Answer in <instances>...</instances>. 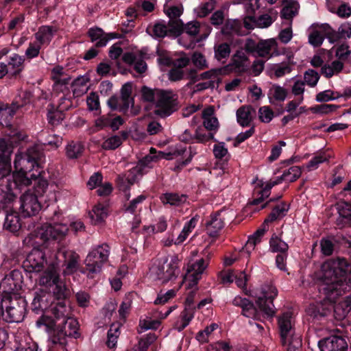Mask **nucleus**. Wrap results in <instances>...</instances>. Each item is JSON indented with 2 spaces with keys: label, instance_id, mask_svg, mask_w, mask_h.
Segmentation results:
<instances>
[{
  "label": "nucleus",
  "instance_id": "nucleus-1",
  "mask_svg": "<svg viewBox=\"0 0 351 351\" xmlns=\"http://www.w3.org/2000/svg\"><path fill=\"white\" fill-rule=\"evenodd\" d=\"M68 230L66 225L60 223H45L25 238L23 243L32 246V250L23 262V270L27 273L41 271L47 264L44 249L52 242H62Z\"/></svg>",
  "mask_w": 351,
  "mask_h": 351
},
{
  "label": "nucleus",
  "instance_id": "nucleus-2",
  "mask_svg": "<svg viewBox=\"0 0 351 351\" xmlns=\"http://www.w3.org/2000/svg\"><path fill=\"white\" fill-rule=\"evenodd\" d=\"M349 256L328 258L321 266L319 292L332 303L351 290V255Z\"/></svg>",
  "mask_w": 351,
  "mask_h": 351
},
{
  "label": "nucleus",
  "instance_id": "nucleus-3",
  "mask_svg": "<svg viewBox=\"0 0 351 351\" xmlns=\"http://www.w3.org/2000/svg\"><path fill=\"white\" fill-rule=\"evenodd\" d=\"M16 102L6 104L0 114V125L2 126L3 137L0 138V169L1 173L5 175L10 169V155L14 147L21 142L25 141L28 136L25 132L16 125L11 123V121L19 110Z\"/></svg>",
  "mask_w": 351,
  "mask_h": 351
},
{
  "label": "nucleus",
  "instance_id": "nucleus-4",
  "mask_svg": "<svg viewBox=\"0 0 351 351\" xmlns=\"http://www.w3.org/2000/svg\"><path fill=\"white\" fill-rule=\"evenodd\" d=\"M49 183L46 178H40L33 186V191L27 190L20 197L19 213L23 218L36 216L41 210V198L46 192Z\"/></svg>",
  "mask_w": 351,
  "mask_h": 351
},
{
  "label": "nucleus",
  "instance_id": "nucleus-5",
  "mask_svg": "<svg viewBox=\"0 0 351 351\" xmlns=\"http://www.w3.org/2000/svg\"><path fill=\"white\" fill-rule=\"evenodd\" d=\"M27 302L21 295L1 296L0 322L3 324L22 322L27 313Z\"/></svg>",
  "mask_w": 351,
  "mask_h": 351
},
{
  "label": "nucleus",
  "instance_id": "nucleus-6",
  "mask_svg": "<svg viewBox=\"0 0 351 351\" xmlns=\"http://www.w3.org/2000/svg\"><path fill=\"white\" fill-rule=\"evenodd\" d=\"M71 295L69 289L60 280L52 288V300L55 306L52 308V315L57 320H61L58 325L69 327L72 318L67 317V304Z\"/></svg>",
  "mask_w": 351,
  "mask_h": 351
},
{
  "label": "nucleus",
  "instance_id": "nucleus-7",
  "mask_svg": "<svg viewBox=\"0 0 351 351\" xmlns=\"http://www.w3.org/2000/svg\"><path fill=\"white\" fill-rule=\"evenodd\" d=\"M320 252L324 256H330L334 252L351 256V239L343 234H330L319 241Z\"/></svg>",
  "mask_w": 351,
  "mask_h": 351
},
{
  "label": "nucleus",
  "instance_id": "nucleus-8",
  "mask_svg": "<svg viewBox=\"0 0 351 351\" xmlns=\"http://www.w3.org/2000/svg\"><path fill=\"white\" fill-rule=\"evenodd\" d=\"M110 249L108 244L103 243L90 251L84 261L85 267L81 271L86 274L88 278H93L95 274L101 271L103 264L108 261Z\"/></svg>",
  "mask_w": 351,
  "mask_h": 351
},
{
  "label": "nucleus",
  "instance_id": "nucleus-9",
  "mask_svg": "<svg viewBox=\"0 0 351 351\" xmlns=\"http://www.w3.org/2000/svg\"><path fill=\"white\" fill-rule=\"evenodd\" d=\"M186 152V147L177 148L173 153L157 152L155 148L152 147L149 154L138 160L136 166L133 168V172L139 174L141 177L153 168L154 162H157L159 159L170 160L173 158V156H183Z\"/></svg>",
  "mask_w": 351,
  "mask_h": 351
},
{
  "label": "nucleus",
  "instance_id": "nucleus-10",
  "mask_svg": "<svg viewBox=\"0 0 351 351\" xmlns=\"http://www.w3.org/2000/svg\"><path fill=\"white\" fill-rule=\"evenodd\" d=\"M178 96L171 90H158L156 94L155 114L161 118L170 116L178 110Z\"/></svg>",
  "mask_w": 351,
  "mask_h": 351
},
{
  "label": "nucleus",
  "instance_id": "nucleus-11",
  "mask_svg": "<svg viewBox=\"0 0 351 351\" xmlns=\"http://www.w3.org/2000/svg\"><path fill=\"white\" fill-rule=\"evenodd\" d=\"M23 269H14L5 275L0 283L1 296L20 295L23 286Z\"/></svg>",
  "mask_w": 351,
  "mask_h": 351
},
{
  "label": "nucleus",
  "instance_id": "nucleus-12",
  "mask_svg": "<svg viewBox=\"0 0 351 351\" xmlns=\"http://www.w3.org/2000/svg\"><path fill=\"white\" fill-rule=\"evenodd\" d=\"M278 295V290L271 283H265L261 287V295L258 297L256 304L258 309L267 317H273L275 311L274 310V300Z\"/></svg>",
  "mask_w": 351,
  "mask_h": 351
},
{
  "label": "nucleus",
  "instance_id": "nucleus-13",
  "mask_svg": "<svg viewBox=\"0 0 351 351\" xmlns=\"http://www.w3.org/2000/svg\"><path fill=\"white\" fill-rule=\"evenodd\" d=\"M56 257L60 263H62V266L65 267L64 269L65 274H73L78 270L80 256L75 251L66 248L64 245H61L58 247Z\"/></svg>",
  "mask_w": 351,
  "mask_h": 351
},
{
  "label": "nucleus",
  "instance_id": "nucleus-14",
  "mask_svg": "<svg viewBox=\"0 0 351 351\" xmlns=\"http://www.w3.org/2000/svg\"><path fill=\"white\" fill-rule=\"evenodd\" d=\"M54 306L55 304L53 302L51 293L44 289H39L34 292V299L32 302V310L34 313L36 314L43 313L40 317L44 315H47L45 311L49 310L52 313V308ZM49 317L53 319L56 324H58V321H60V322H61V320H57L55 317L53 318L50 315H49Z\"/></svg>",
  "mask_w": 351,
  "mask_h": 351
},
{
  "label": "nucleus",
  "instance_id": "nucleus-15",
  "mask_svg": "<svg viewBox=\"0 0 351 351\" xmlns=\"http://www.w3.org/2000/svg\"><path fill=\"white\" fill-rule=\"evenodd\" d=\"M343 189L340 195L346 199L337 202L335 207L338 216L335 219V223L339 229L351 228V199L343 195Z\"/></svg>",
  "mask_w": 351,
  "mask_h": 351
},
{
  "label": "nucleus",
  "instance_id": "nucleus-16",
  "mask_svg": "<svg viewBox=\"0 0 351 351\" xmlns=\"http://www.w3.org/2000/svg\"><path fill=\"white\" fill-rule=\"evenodd\" d=\"M277 47V43L274 39L261 40L256 43L253 39L249 38L245 44V50L248 53L259 57L271 56L273 48Z\"/></svg>",
  "mask_w": 351,
  "mask_h": 351
},
{
  "label": "nucleus",
  "instance_id": "nucleus-17",
  "mask_svg": "<svg viewBox=\"0 0 351 351\" xmlns=\"http://www.w3.org/2000/svg\"><path fill=\"white\" fill-rule=\"evenodd\" d=\"M291 319V315L288 312L284 313L278 319L280 343L282 346H285L288 340L292 339L293 336H300L295 332Z\"/></svg>",
  "mask_w": 351,
  "mask_h": 351
},
{
  "label": "nucleus",
  "instance_id": "nucleus-18",
  "mask_svg": "<svg viewBox=\"0 0 351 351\" xmlns=\"http://www.w3.org/2000/svg\"><path fill=\"white\" fill-rule=\"evenodd\" d=\"M332 306L323 303L311 304L306 309L308 320L314 324H321L332 313Z\"/></svg>",
  "mask_w": 351,
  "mask_h": 351
},
{
  "label": "nucleus",
  "instance_id": "nucleus-19",
  "mask_svg": "<svg viewBox=\"0 0 351 351\" xmlns=\"http://www.w3.org/2000/svg\"><path fill=\"white\" fill-rule=\"evenodd\" d=\"M320 351H347L348 343L340 335H332L321 339L318 341Z\"/></svg>",
  "mask_w": 351,
  "mask_h": 351
},
{
  "label": "nucleus",
  "instance_id": "nucleus-20",
  "mask_svg": "<svg viewBox=\"0 0 351 351\" xmlns=\"http://www.w3.org/2000/svg\"><path fill=\"white\" fill-rule=\"evenodd\" d=\"M22 217L18 211L12 209L7 211L3 228L14 235L19 236L23 229Z\"/></svg>",
  "mask_w": 351,
  "mask_h": 351
},
{
  "label": "nucleus",
  "instance_id": "nucleus-21",
  "mask_svg": "<svg viewBox=\"0 0 351 351\" xmlns=\"http://www.w3.org/2000/svg\"><path fill=\"white\" fill-rule=\"evenodd\" d=\"M274 184L271 180L265 184L261 180H258L257 185L254 191V196L256 195L252 200L248 202L249 206H257L264 202V200L269 197L271 194V189L274 186Z\"/></svg>",
  "mask_w": 351,
  "mask_h": 351
},
{
  "label": "nucleus",
  "instance_id": "nucleus-22",
  "mask_svg": "<svg viewBox=\"0 0 351 351\" xmlns=\"http://www.w3.org/2000/svg\"><path fill=\"white\" fill-rule=\"evenodd\" d=\"M66 112V108H64L62 104L60 106H56L52 104H49L47 112L48 123L53 127L60 125L65 119Z\"/></svg>",
  "mask_w": 351,
  "mask_h": 351
},
{
  "label": "nucleus",
  "instance_id": "nucleus-23",
  "mask_svg": "<svg viewBox=\"0 0 351 351\" xmlns=\"http://www.w3.org/2000/svg\"><path fill=\"white\" fill-rule=\"evenodd\" d=\"M207 265L208 264L205 263L204 259L202 258L189 266L188 272L189 273V277H191V282L189 284L190 287L197 285Z\"/></svg>",
  "mask_w": 351,
  "mask_h": 351
},
{
  "label": "nucleus",
  "instance_id": "nucleus-24",
  "mask_svg": "<svg viewBox=\"0 0 351 351\" xmlns=\"http://www.w3.org/2000/svg\"><path fill=\"white\" fill-rule=\"evenodd\" d=\"M255 108L250 105H245L237 110V119L238 123L242 127H247L250 125L256 115Z\"/></svg>",
  "mask_w": 351,
  "mask_h": 351
},
{
  "label": "nucleus",
  "instance_id": "nucleus-25",
  "mask_svg": "<svg viewBox=\"0 0 351 351\" xmlns=\"http://www.w3.org/2000/svg\"><path fill=\"white\" fill-rule=\"evenodd\" d=\"M328 31V39L330 43H334L342 38H350L351 37V25L349 23L342 24L336 32L329 25L326 26Z\"/></svg>",
  "mask_w": 351,
  "mask_h": 351
},
{
  "label": "nucleus",
  "instance_id": "nucleus-26",
  "mask_svg": "<svg viewBox=\"0 0 351 351\" xmlns=\"http://www.w3.org/2000/svg\"><path fill=\"white\" fill-rule=\"evenodd\" d=\"M226 73V68H218L211 69L210 71L202 73L199 76L197 74V71L195 69H191L186 74V78L190 79L193 83H195L199 80L210 79L213 76L217 77L218 75L225 74Z\"/></svg>",
  "mask_w": 351,
  "mask_h": 351
},
{
  "label": "nucleus",
  "instance_id": "nucleus-27",
  "mask_svg": "<svg viewBox=\"0 0 351 351\" xmlns=\"http://www.w3.org/2000/svg\"><path fill=\"white\" fill-rule=\"evenodd\" d=\"M220 213L210 215V219L206 222L207 232L210 237H217L220 230L224 227L223 220L219 217Z\"/></svg>",
  "mask_w": 351,
  "mask_h": 351
},
{
  "label": "nucleus",
  "instance_id": "nucleus-28",
  "mask_svg": "<svg viewBox=\"0 0 351 351\" xmlns=\"http://www.w3.org/2000/svg\"><path fill=\"white\" fill-rule=\"evenodd\" d=\"M243 25L238 19H228L221 27V34L230 37L234 35H241Z\"/></svg>",
  "mask_w": 351,
  "mask_h": 351
},
{
  "label": "nucleus",
  "instance_id": "nucleus-29",
  "mask_svg": "<svg viewBox=\"0 0 351 351\" xmlns=\"http://www.w3.org/2000/svg\"><path fill=\"white\" fill-rule=\"evenodd\" d=\"M283 7L280 12L282 19L292 21L298 14L300 4L295 0H282Z\"/></svg>",
  "mask_w": 351,
  "mask_h": 351
},
{
  "label": "nucleus",
  "instance_id": "nucleus-30",
  "mask_svg": "<svg viewBox=\"0 0 351 351\" xmlns=\"http://www.w3.org/2000/svg\"><path fill=\"white\" fill-rule=\"evenodd\" d=\"M57 29L50 25H41L34 34L36 40L40 45H49Z\"/></svg>",
  "mask_w": 351,
  "mask_h": 351
},
{
  "label": "nucleus",
  "instance_id": "nucleus-31",
  "mask_svg": "<svg viewBox=\"0 0 351 351\" xmlns=\"http://www.w3.org/2000/svg\"><path fill=\"white\" fill-rule=\"evenodd\" d=\"M290 208V204L285 201L281 202L280 204H276L272 207L271 212L268 215L265 219L264 223H269L276 221L287 215V212Z\"/></svg>",
  "mask_w": 351,
  "mask_h": 351
},
{
  "label": "nucleus",
  "instance_id": "nucleus-32",
  "mask_svg": "<svg viewBox=\"0 0 351 351\" xmlns=\"http://www.w3.org/2000/svg\"><path fill=\"white\" fill-rule=\"evenodd\" d=\"M328 25V24H322L318 26L317 29H314L309 34L308 36V41L311 45L314 46L315 47H319L324 40V38H328V31L326 29V26Z\"/></svg>",
  "mask_w": 351,
  "mask_h": 351
},
{
  "label": "nucleus",
  "instance_id": "nucleus-33",
  "mask_svg": "<svg viewBox=\"0 0 351 351\" xmlns=\"http://www.w3.org/2000/svg\"><path fill=\"white\" fill-rule=\"evenodd\" d=\"M87 35L90 38L91 42H96L95 47H104L110 40V38H107L104 30L97 27L90 28Z\"/></svg>",
  "mask_w": 351,
  "mask_h": 351
},
{
  "label": "nucleus",
  "instance_id": "nucleus-34",
  "mask_svg": "<svg viewBox=\"0 0 351 351\" xmlns=\"http://www.w3.org/2000/svg\"><path fill=\"white\" fill-rule=\"evenodd\" d=\"M109 57L114 61L117 72L121 74H126L129 70L124 66L119 58L123 54V49L117 44L112 45L109 49Z\"/></svg>",
  "mask_w": 351,
  "mask_h": 351
},
{
  "label": "nucleus",
  "instance_id": "nucleus-35",
  "mask_svg": "<svg viewBox=\"0 0 351 351\" xmlns=\"http://www.w3.org/2000/svg\"><path fill=\"white\" fill-rule=\"evenodd\" d=\"M60 280L59 274L54 268L47 269L40 277L39 284L42 286L53 287Z\"/></svg>",
  "mask_w": 351,
  "mask_h": 351
},
{
  "label": "nucleus",
  "instance_id": "nucleus-36",
  "mask_svg": "<svg viewBox=\"0 0 351 351\" xmlns=\"http://www.w3.org/2000/svg\"><path fill=\"white\" fill-rule=\"evenodd\" d=\"M147 32L156 38H163L168 35V27L165 21L156 22L153 26L149 25Z\"/></svg>",
  "mask_w": 351,
  "mask_h": 351
},
{
  "label": "nucleus",
  "instance_id": "nucleus-37",
  "mask_svg": "<svg viewBox=\"0 0 351 351\" xmlns=\"http://www.w3.org/2000/svg\"><path fill=\"white\" fill-rule=\"evenodd\" d=\"M217 7V0H208L199 5L194 11L197 18L203 19L208 16Z\"/></svg>",
  "mask_w": 351,
  "mask_h": 351
},
{
  "label": "nucleus",
  "instance_id": "nucleus-38",
  "mask_svg": "<svg viewBox=\"0 0 351 351\" xmlns=\"http://www.w3.org/2000/svg\"><path fill=\"white\" fill-rule=\"evenodd\" d=\"M188 196L185 194L179 195L176 193H166L162 195L161 199L164 204L178 206L184 204Z\"/></svg>",
  "mask_w": 351,
  "mask_h": 351
},
{
  "label": "nucleus",
  "instance_id": "nucleus-39",
  "mask_svg": "<svg viewBox=\"0 0 351 351\" xmlns=\"http://www.w3.org/2000/svg\"><path fill=\"white\" fill-rule=\"evenodd\" d=\"M269 243V250L273 253L288 252V244L276 234H273Z\"/></svg>",
  "mask_w": 351,
  "mask_h": 351
},
{
  "label": "nucleus",
  "instance_id": "nucleus-40",
  "mask_svg": "<svg viewBox=\"0 0 351 351\" xmlns=\"http://www.w3.org/2000/svg\"><path fill=\"white\" fill-rule=\"evenodd\" d=\"M165 274L163 283H167L170 280L176 279L179 274L178 259L176 257H173L171 261L167 264Z\"/></svg>",
  "mask_w": 351,
  "mask_h": 351
},
{
  "label": "nucleus",
  "instance_id": "nucleus-41",
  "mask_svg": "<svg viewBox=\"0 0 351 351\" xmlns=\"http://www.w3.org/2000/svg\"><path fill=\"white\" fill-rule=\"evenodd\" d=\"M287 96V90L278 84H273L272 87L269 89L268 93L269 101L271 104L273 103L271 101L272 98L278 101H284Z\"/></svg>",
  "mask_w": 351,
  "mask_h": 351
},
{
  "label": "nucleus",
  "instance_id": "nucleus-42",
  "mask_svg": "<svg viewBox=\"0 0 351 351\" xmlns=\"http://www.w3.org/2000/svg\"><path fill=\"white\" fill-rule=\"evenodd\" d=\"M215 58L219 62H224L230 54L231 49L229 44L226 43L215 45L214 47Z\"/></svg>",
  "mask_w": 351,
  "mask_h": 351
},
{
  "label": "nucleus",
  "instance_id": "nucleus-43",
  "mask_svg": "<svg viewBox=\"0 0 351 351\" xmlns=\"http://www.w3.org/2000/svg\"><path fill=\"white\" fill-rule=\"evenodd\" d=\"M120 326L118 324H111L110 329L107 333V341L106 346L109 348H114L117 345V339L120 334L119 332Z\"/></svg>",
  "mask_w": 351,
  "mask_h": 351
},
{
  "label": "nucleus",
  "instance_id": "nucleus-44",
  "mask_svg": "<svg viewBox=\"0 0 351 351\" xmlns=\"http://www.w3.org/2000/svg\"><path fill=\"white\" fill-rule=\"evenodd\" d=\"M84 151V146L79 142L71 141L66 147V153L70 159L77 158L82 155Z\"/></svg>",
  "mask_w": 351,
  "mask_h": 351
},
{
  "label": "nucleus",
  "instance_id": "nucleus-45",
  "mask_svg": "<svg viewBox=\"0 0 351 351\" xmlns=\"http://www.w3.org/2000/svg\"><path fill=\"white\" fill-rule=\"evenodd\" d=\"M265 233V229L259 228L252 235L250 236L247 242L245 245V248L247 252L250 253V250H253L257 243L261 241V238Z\"/></svg>",
  "mask_w": 351,
  "mask_h": 351
},
{
  "label": "nucleus",
  "instance_id": "nucleus-46",
  "mask_svg": "<svg viewBox=\"0 0 351 351\" xmlns=\"http://www.w3.org/2000/svg\"><path fill=\"white\" fill-rule=\"evenodd\" d=\"M25 21V14L20 13L11 19L10 21L6 32H12L13 31H19L22 29L23 24Z\"/></svg>",
  "mask_w": 351,
  "mask_h": 351
},
{
  "label": "nucleus",
  "instance_id": "nucleus-47",
  "mask_svg": "<svg viewBox=\"0 0 351 351\" xmlns=\"http://www.w3.org/2000/svg\"><path fill=\"white\" fill-rule=\"evenodd\" d=\"M330 156L325 152H321L313 156L308 162L306 167L311 171L318 168L319 165L328 161Z\"/></svg>",
  "mask_w": 351,
  "mask_h": 351
},
{
  "label": "nucleus",
  "instance_id": "nucleus-48",
  "mask_svg": "<svg viewBox=\"0 0 351 351\" xmlns=\"http://www.w3.org/2000/svg\"><path fill=\"white\" fill-rule=\"evenodd\" d=\"M211 14H212L209 18L210 25H213L216 28L221 27L226 21L224 10L219 9Z\"/></svg>",
  "mask_w": 351,
  "mask_h": 351
},
{
  "label": "nucleus",
  "instance_id": "nucleus-49",
  "mask_svg": "<svg viewBox=\"0 0 351 351\" xmlns=\"http://www.w3.org/2000/svg\"><path fill=\"white\" fill-rule=\"evenodd\" d=\"M34 97L32 91L29 90H25L19 94L12 102H16V106H19V110L24 106L29 104L32 99Z\"/></svg>",
  "mask_w": 351,
  "mask_h": 351
},
{
  "label": "nucleus",
  "instance_id": "nucleus-50",
  "mask_svg": "<svg viewBox=\"0 0 351 351\" xmlns=\"http://www.w3.org/2000/svg\"><path fill=\"white\" fill-rule=\"evenodd\" d=\"M168 32L169 34L179 36L183 32L184 23L180 19H171L168 22Z\"/></svg>",
  "mask_w": 351,
  "mask_h": 351
},
{
  "label": "nucleus",
  "instance_id": "nucleus-51",
  "mask_svg": "<svg viewBox=\"0 0 351 351\" xmlns=\"http://www.w3.org/2000/svg\"><path fill=\"white\" fill-rule=\"evenodd\" d=\"M194 137L195 142L199 143H205L210 140L216 141V139L214 138L213 133L210 132H206L204 129L202 128H197L196 129Z\"/></svg>",
  "mask_w": 351,
  "mask_h": 351
},
{
  "label": "nucleus",
  "instance_id": "nucleus-52",
  "mask_svg": "<svg viewBox=\"0 0 351 351\" xmlns=\"http://www.w3.org/2000/svg\"><path fill=\"white\" fill-rule=\"evenodd\" d=\"M183 11L184 8L181 3L178 5H164V12L171 19H179Z\"/></svg>",
  "mask_w": 351,
  "mask_h": 351
},
{
  "label": "nucleus",
  "instance_id": "nucleus-53",
  "mask_svg": "<svg viewBox=\"0 0 351 351\" xmlns=\"http://www.w3.org/2000/svg\"><path fill=\"white\" fill-rule=\"evenodd\" d=\"M24 62V59L18 54H14L12 57L10 58V60L8 63V66H12V67L14 69L12 73V76L16 77L22 71V65Z\"/></svg>",
  "mask_w": 351,
  "mask_h": 351
},
{
  "label": "nucleus",
  "instance_id": "nucleus-54",
  "mask_svg": "<svg viewBox=\"0 0 351 351\" xmlns=\"http://www.w3.org/2000/svg\"><path fill=\"white\" fill-rule=\"evenodd\" d=\"M121 144V138L117 135H114L105 140L101 145V147L105 150H114Z\"/></svg>",
  "mask_w": 351,
  "mask_h": 351
},
{
  "label": "nucleus",
  "instance_id": "nucleus-55",
  "mask_svg": "<svg viewBox=\"0 0 351 351\" xmlns=\"http://www.w3.org/2000/svg\"><path fill=\"white\" fill-rule=\"evenodd\" d=\"M274 117V112L269 106H265L259 108L258 118L261 122L268 123Z\"/></svg>",
  "mask_w": 351,
  "mask_h": 351
},
{
  "label": "nucleus",
  "instance_id": "nucleus-56",
  "mask_svg": "<svg viewBox=\"0 0 351 351\" xmlns=\"http://www.w3.org/2000/svg\"><path fill=\"white\" fill-rule=\"evenodd\" d=\"M52 80L54 82L53 88L56 90L64 92V90L69 91L67 85L69 84L71 77L61 78L60 77L52 76Z\"/></svg>",
  "mask_w": 351,
  "mask_h": 351
},
{
  "label": "nucleus",
  "instance_id": "nucleus-57",
  "mask_svg": "<svg viewBox=\"0 0 351 351\" xmlns=\"http://www.w3.org/2000/svg\"><path fill=\"white\" fill-rule=\"evenodd\" d=\"M158 90H154L147 86H143L141 90L142 99L146 102H155Z\"/></svg>",
  "mask_w": 351,
  "mask_h": 351
},
{
  "label": "nucleus",
  "instance_id": "nucleus-58",
  "mask_svg": "<svg viewBox=\"0 0 351 351\" xmlns=\"http://www.w3.org/2000/svg\"><path fill=\"white\" fill-rule=\"evenodd\" d=\"M339 108H340V106L339 105L324 104L311 107V110L313 113L328 114L335 111Z\"/></svg>",
  "mask_w": 351,
  "mask_h": 351
},
{
  "label": "nucleus",
  "instance_id": "nucleus-59",
  "mask_svg": "<svg viewBox=\"0 0 351 351\" xmlns=\"http://www.w3.org/2000/svg\"><path fill=\"white\" fill-rule=\"evenodd\" d=\"M145 199V195H138V197L130 201L128 204H125L123 205L124 210L133 215L135 214L138 204L142 203Z\"/></svg>",
  "mask_w": 351,
  "mask_h": 351
},
{
  "label": "nucleus",
  "instance_id": "nucleus-60",
  "mask_svg": "<svg viewBox=\"0 0 351 351\" xmlns=\"http://www.w3.org/2000/svg\"><path fill=\"white\" fill-rule=\"evenodd\" d=\"M349 48L348 44H341L335 50V56L340 60L346 61L351 54V50Z\"/></svg>",
  "mask_w": 351,
  "mask_h": 351
},
{
  "label": "nucleus",
  "instance_id": "nucleus-61",
  "mask_svg": "<svg viewBox=\"0 0 351 351\" xmlns=\"http://www.w3.org/2000/svg\"><path fill=\"white\" fill-rule=\"evenodd\" d=\"M201 31V23L198 21H191L183 26V32L191 36H195Z\"/></svg>",
  "mask_w": 351,
  "mask_h": 351
},
{
  "label": "nucleus",
  "instance_id": "nucleus-62",
  "mask_svg": "<svg viewBox=\"0 0 351 351\" xmlns=\"http://www.w3.org/2000/svg\"><path fill=\"white\" fill-rule=\"evenodd\" d=\"M304 81L310 86H316L319 79V75L313 69H308L304 73Z\"/></svg>",
  "mask_w": 351,
  "mask_h": 351
},
{
  "label": "nucleus",
  "instance_id": "nucleus-63",
  "mask_svg": "<svg viewBox=\"0 0 351 351\" xmlns=\"http://www.w3.org/2000/svg\"><path fill=\"white\" fill-rule=\"evenodd\" d=\"M86 103L88 108L90 111L97 110H100L99 99L98 95L96 93L92 92L90 93V95L87 97Z\"/></svg>",
  "mask_w": 351,
  "mask_h": 351
},
{
  "label": "nucleus",
  "instance_id": "nucleus-64",
  "mask_svg": "<svg viewBox=\"0 0 351 351\" xmlns=\"http://www.w3.org/2000/svg\"><path fill=\"white\" fill-rule=\"evenodd\" d=\"M285 346H287V351H301L302 339L300 336H293L288 340Z\"/></svg>",
  "mask_w": 351,
  "mask_h": 351
}]
</instances>
